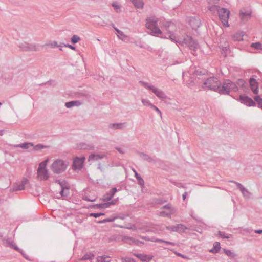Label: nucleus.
<instances>
[{"label":"nucleus","mask_w":262,"mask_h":262,"mask_svg":"<svg viewBox=\"0 0 262 262\" xmlns=\"http://www.w3.org/2000/svg\"><path fill=\"white\" fill-rule=\"evenodd\" d=\"M209 9L212 12L217 10L219 18L223 26L225 27H228L229 26L228 19L229 18L230 11L224 8L219 9L218 6L216 5H213L209 7Z\"/></svg>","instance_id":"1"},{"label":"nucleus","mask_w":262,"mask_h":262,"mask_svg":"<svg viewBox=\"0 0 262 262\" xmlns=\"http://www.w3.org/2000/svg\"><path fill=\"white\" fill-rule=\"evenodd\" d=\"M48 161L47 159L39 164L37 170V178L40 181H46L49 178L50 174L47 167Z\"/></svg>","instance_id":"2"},{"label":"nucleus","mask_w":262,"mask_h":262,"mask_svg":"<svg viewBox=\"0 0 262 262\" xmlns=\"http://www.w3.org/2000/svg\"><path fill=\"white\" fill-rule=\"evenodd\" d=\"M68 163L61 160L54 161L50 166L51 170L55 173H60L66 169Z\"/></svg>","instance_id":"3"},{"label":"nucleus","mask_w":262,"mask_h":262,"mask_svg":"<svg viewBox=\"0 0 262 262\" xmlns=\"http://www.w3.org/2000/svg\"><path fill=\"white\" fill-rule=\"evenodd\" d=\"M157 23L158 20L156 18L150 17L147 19L146 23V28L156 35L161 34L162 33V31L158 27Z\"/></svg>","instance_id":"4"},{"label":"nucleus","mask_w":262,"mask_h":262,"mask_svg":"<svg viewBox=\"0 0 262 262\" xmlns=\"http://www.w3.org/2000/svg\"><path fill=\"white\" fill-rule=\"evenodd\" d=\"M220 82L216 78H209L204 83V88L208 89L213 90L214 91L218 90L219 91Z\"/></svg>","instance_id":"5"},{"label":"nucleus","mask_w":262,"mask_h":262,"mask_svg":"<svg viewBox=\"0 0 262 262\" xmlns=\"http://www.w3.org/2000/svg\"><path fill=\"white\" fill-rule=\"evenodd\" d=\"M231 90L236 91L237 86L235 83L232 82L229 80H226L221 89L219 90V92L223 94H228Z\"/></svg>","instance_id":"6"},{"label":"nucleus","mask_w":262,"mask_h":262,"mask_svg":"<svg viewBox=\"0 0 262 262\" xmlns=\"http://www.w3.org/2000/svg\"><path fill=\"white\" fill-rule=\"evenodd\" d=\"M239 101L243 104L247 106H255V102L250 97L245 95H242L239 96Z\"/></svg>","instance_id":"7"},{"label":"nucleus","mask_w":262,"mask_h":262,"mask_svg":"<svg viewBox=\"0 0 262 262\" xmlns=\"http://www.w3.org/2000/svg\"><path fill=\"white\" fill-rule=\"evenodd\" d=\"M176 212V209L172 207L170 205H166L162 208L160 212V215L163 216H170L174 214Z\"/></svg>","instance_id":"8"},{"label":"nucleus","mask_w":262,"mask_h":262,"mask_svg":"<svg viewBox=\"0 0 262 262\" xmlns=\"http://www.w3.org/2000/svg\"><path fill=\"white\" fill-rule=\"evenodd\" d=\"M176 26L173 24L169 23L167 26H165L162 28L163 32H165V30L167 32V35L169 38L172 40H175L176 36L171 34V32L175 29Z\"/></svg>","instance_id":"9"},{"label":"nucleus","mask_w":262,"mask_h":262,"mask_svg":"<svg viewBox=\"0 0 262 262\" xmlns=\"http://www.w3.org/2000/svg\"><path fill=\"white\" fill-rule=\"evenodd\" d=\"M84 157H75L73 160V166L74 169H81L83 167Z\"/></svg>","instance_id":"10"},{"label":"nucleus","mask_w":262,"mask_h":262,"mask_svg":"<svg viewBox=\"0 0 262 262\" xmlns=\"http://www.w3.org/2000/svg\"><path fill=\"white\" fill-rule=\"evenodd\" d=\"M136 256L143 262H149L153 258L151 255L144 254H136Z\"/></svg>","instance_id":"11"},{"label":"nucleus","mask_w":262,"mask_h":262,"mask_svg":"<svg viewBox=\"0 0 262 262\" xmlns=\"http://www.w3.org/2000/svg\"><path fill=\"white\" fill-rule=\"evenodd\" d=\"M251 89L255 94L258 93V86L256 80L253 78H251L249 80Z\"/></svg>","instance_id":"12"},{"label":"nucleus","mask_w":262,"mask_h":262,"mask_svg":"<svg viewBox=\"0 0 262 262\" xmlns=\"http://www.w3.org/2000/svg\"><path fill=\"white\" fill-rule=\"evenodd\" d=\"M150 90L155 95L159 98L164 100L165 98V96L164 93L161 90L155 87H150Z\"/></svg>","instance_id":"13"},{"label":"nucleus","mask_w":262,"mask_h":262,"mask_svg":"<svg viewBox=\"0 0 262 262\" xmlns=\"http://www.w3.org/2000/svg\"><path fill=\"white\" fill-rule=\"evenodd\" d=\"M117 200H114L112 201L111 202L103 203V204H96L95 205V206L98 208L104 209L106 208H108L111 205H114L116 202Z\"/></svg>","instance_id":"14"},{"label":"nucleus","mask_w":262,"mask_h":262,"mask_svg":"<svg viewBox=\"0 0 262 262\" xmlns=\"http://www.w3.org/2000/svg\"><path fill=\"white\" fill-rule=\"evenodd\" d=\"M4 242L7 247H9L12 249H13L16 250V245H15L14 242L10 238H8L4 240Z\"/></svg>","instance_id":"15"},{"label":"nucleus","mask_w":262,"mask_h":262,"mask_svg":"<svg viewBox=\"0 0 262 262\" xmlns=\"http://www.w3.org/2000/svg\"><path fill=\"white\" fill-rule=\"evenodd\" d=\"M104 155H95L92 154L89 156L88 158L89 161H95L104 157Z\"/></svg>","instance_id":"16"},{"label":"nucleus","mask_w":262,"mask_h":262,"mask_svg":"<svg viewBox=\"0 0 262 262\" xmlns=\"http://www.w3.org/2000/svg\"><path fill=\"white\" fill-rule=\"evenodd\" d=\"M244 35L245 34L242 32H237L233 35L232 37L235 41H242L244 39Z\"/></svg>","instance_id":"17"},{"label":"nucleus","mask_w":262,"mask_h":262,"mask_svg":"<svg viewBox=\"0 0 262 262\" xmlns=\"http://www.w3.org/2000/svg\"><path fill=\"white\" fill-rule=\"evenodd\" d=\"M187 228L183 225L180 224L176 226H174L172 230L173 231L179 232H183L185 231Z\"/></svg>","instance_id":"18"},{"label":"nucleus","mask_w":262,"mask_h":262,"mask_svg":"<svg viewBox=\"0 0 262 262\" xmlns=\"http://www.w3.org/2000/svg\"><path fill=\"white\" fill-rule=\"evenodd\" d=\"M28 184V180L26 178H23L17 185V190H21L25 189V186Z\"/></svg>","instance_id":"19"},{"label":"nucleus","mask_w":262,"mask_h":262,"mask_svg":"<svg viewBox=\"0 0 262 262\" xmlns=\"http://www.w3.org/2000/svg\"><path fill=\"white\" fill-rule=\"evenodd\" d=\"M220 244L219 242H216L214 243L213 248L210 250L209 252L211 253H217L220 251Z\"/></svg>","instance_id":"20"},{"label":"nucleus","mask_w":262,"mask_h":262,"mask_svg":"<svg viewBox=\"0 0 262 262\" xmlns=\"http://www.w3.org/2000/svg\"><path fill=\"white\" fill-rule=\"evenodd\" d=\"M111 258L107 256H101L97 257V262H110Z\"/></svg>","instance_id":"21"},{"label":"nucleus","mask_w":262,"mask_h":262,"mask_svg":"<svg viewBox=\"0 0 262 262\" xmlns=\"http://www.w3.org/2000/svg\"><path fill=\"white\" fill-rule=\"evenodd\" d=\"M135 7L138 8L143 7V3L142 0H132Z\"/></svg>","instance_id":"22"},{"label":"nucleus","mask_w":262,"mask_h":262,"mask_svg":"<svg viewBox=\"0 0 262 262\" xmlns=\"http://www.w3.org/2000/svg\"><path fill=\"white\" fill-rule=\"evenodd\" d=\"M18 147L23 149H29L33 147V144L30 143H23L22 144L17 145V147Z\"/></svg>","instance_id":"23"},{"label":"nucleus","mask_w":262,"mask_h":262,"mask_svg":"<svg viewBox=\"0 0 262 262\" xmlns=\"http://www.w3.org/2000/svg\"><path fill=\"white\" fill-rule=\"evenodd\" d=\"M80 105V103L78 101H71L69 102H67L66 104V106L68 108L71 107L73 106L76 105L78 106Z\"/></svg>","instance_id":"24"},{"label":"nucleus","mask_w":262,"mask_h":262,"mask_svg":"<svg viewBox=\"0 0 262 262\" xmlns=\"http://www.w3.org/2000/svg\"><path fill=\"white\" fill-rule=\"evenodd\" d=\"M255 101L257 103L258 107L262 108V98L259 96H256L254 97Z\"/></svg>","instance_id":"25"},{"label":"nucleus","mask_w":262,"mask_h":262,"mask_svg":"<svg viewBox=\"0 0 262 262\" xmlns=\"http://www.w3.org/2000/svg\"><path fill=\"white\" fill-rule=\"evenodd\" d=\"M45 46H48L50 48H54L58 47V45L56 41L49 42L45 45Z\"/></svg>","instance_id":"26"},{"label":"nucleus","mask_w":262,"mask_h":262,"mask_svg":"<svg viewBox=\"0 0 262 262\" xmlns=\"http://www.w3.org/2000/svg\"><path fill=\"white\" fill-rule=\"evenodd\" d=\"M223 251L225 253V254L229 257L233 258L235 256V254H234V253L231 250L223 249Z\"/></svg>","instance_id":"27"},{"label":"nucleus","mask_w":262,"mask_h":262,"mask_svg":"<svg viewBox=\"0 0 262 262\" xmlns=\"http://www.w3.org/2000/svg\"><path fill=\"white\" fill-rule=\"evenodd\" d=\"M116 30L117 32V36H118V37L122 40H124L125 38H126V36L124 34H123L122 31L119 30L118 29H116Z\"/></svg>","instance_id":"28"},{"label":"nucleus","mask_w":262,"mask_h":262,"mask_svg":"<svg viewBox=\"0 0 262 262\" xmlns=\"http://www.w3.org/2000/svg\"><path fill=\"white\" fill-rule=\"evenodd\" d=\"M251 46L257 50H262V45L260 42L253 43Z\"/></svg>","instance_id":"29"},{"label":"nucleus","mask_w":262,"mask_h":262,"mask_svg":"<svg viewBox=\"0 0 262 262\" xmlns=\"http://www.w3.org/2000/svg\"><path fill=\"white\" fill-rule=\"evenodd\" d=\"M80 38L79 36L74 35L71 38V41L73 43H76L80 40Z\"/></svg>","instance_id":"30"},{"label":"nucleus","mask_w":262,"mask_h":262,"mask_svg":"<svg viewBox=\"0 0 262 262\" xmlns=\"http://www.w3.org/2000/svg\"><path fill=\"white\" fill-rule=\"evenodd\" d=\"M32 147L35 150H38L46 148V146L41 144H38L35 146L34 147L33 146V147Z\"/></svg>","instance_id":"31"},{"label":"nucleus","mask_w":262,"mask_h":262,"mask_svg":"<svg viewBox=\"0 0 262 262\" xmlns=\"http://www.w3.org/2000/svg\"><path fill=\"white\" fill-rule=\"evenodd\" d=\"M122 126V124H113L111 125V127L113 129L121 128Z\"/></svg>","instance_id":"32"},{"label":"nucleus","mask_w":262,"mask_h":262,"mask_svg":"<svg viewBox=\"0 0 262 262\" xmlns=\"http://www.w3.org/2000/svg\"><path fill=\"white\" fill-rule=\"evenodd\" d=\"M116 192V188H114L112 189L110 191V196L109 198H107L106 199L110 200L114 196V195Z\"/></svg>","instance_id":"33"},{"label":"nucleus","mask_w":262,"mask_h":262,"mask_svg":"<svg viewBox=\"0 0 262 262\" xmlns=\"http://www.w3.org/2000/svg\"><path fill=\"white\" fill-rule=\"evenodd\" d=\"M104 213H90V216H92V217H98L101 215H104Z\"/></svg>","instance_id":"34"},{"label":"nucleus","mask_w":262,"mask_h":262,"mask_svg":"<svg viewBox=\"0 0 262 262\" xmlns=\"http://www.w3.org/2000/svg\"><path fill=\"white\" fill-rule=\"evenodd\" d=\"M142 103L144 105H148V106H152L153 105H152L150 102L148 101V100H142Z\"/></svg>","instance_id":"35"},{"label":"nucleus","mask_w":262,"mask_h":262,"mask_svg":"<svg viewBox=\"0 0 262 262\" xmlns=\"http://www.w3.org/2000/svg\"><path fill=\"white\" fill-rule=\"evenodd\" d=\"M93 257H94V256L92 254L85 255L83 257L82 259H84V260L90 259Z\"/></svg>","instance_id":"36"},{"label":"nucleus","mask_w":262,"mask_h":262,"mask_svg":"<svg viewBox=\"0 0 262 262\" xmlns=\"http://www.w3.org/2000/svg\"><path fill=\"white\" fill-rule=\"evenodd\" d=\"M220 0H207V2L212 5H214L217 4Z\"/></svg>","instance_id":"37"},{"label":"nucleus","mask_w":262,"mask_h":262,"mask_svg":"<svg viewBox=\"0 0 262 262\" xmlns=\"http://www.w3.org/2000/svg\"><path fill=\"white\" fill-rule=\"evenodd\" d=\"M193 23H195L196 24V26H198L200 24V22L198 20H196L195 19H192L191 20L190 24L193 26L194 27L193 25Z\"/></svg>","instance_id":"38"},{"label":"nucleus","mask_w":262,"mask_h":262,"mask_svg":"<svg viewBox=\"0 0 262 262\" xmlns=\"http://www.w3.org/2000/svg\"><path fill=\"white\" fill-rule=\"evenodd\" d=\"M241 189V191H242L244 195H245L246 196H248V192L246 190H245L244 188H242Z\"/></svg>","instance_id":"39"},{"label":"nucleus","mask_w":262,"mask_h":262,"mask_svg":"<svg viewBox=\"0 0 262 262\" xmlns=\"http://www.w3.org/2000/svg\"><path fill=\"white\" fill-rule=\"evenodd\" d=\"M249 13H248V12L247 13H243L242 12H240V16H241V18L242 19H244V17L245 16H249Z\"/></svg>","instance_id":"40"},{"label":"nucleus","mask_w":262,"mask_h":262,"mask_svg":"<svg viewBox=\"0 0 262 262\" xmlns=\"http://www.w3.org/2000/svg\"><path fill=\"white\" fill-rule=\"evenodd\" d=\"M68 191V189H65V188H63L61 191V194L62 195H64V193L65 192V194H66L67 193V192Z\"/></svg>","instance_id":"41"},{"label":"nucleus","mask_w":262,"mask_h":262,"mask_svg":"<svg viewBox=\"0 0 262 262\" xmlns=\"http://www.w3.org/2000/svg\"><path fill=\"white\" fill-rule=\"evenodd\" d=\"M138 183L141 185H143L144 184V181L142 178H140V179H138Z\"/></svg>","instance_id":"42"},{"label":"nucleus","mask_w":262,"mask_h":262,"mask_svg":"<svg viewBox=\"0 0 262 262\" xmlns=\"http://www.w3.org/2000/svg\"><path fill=\"white\" fill-rule=\"evenodd\" d=\"M142 83L146 89H148L150 90V87H154L153 86L148 85L143 82H142Z\"/></svg>","instance_id":"43"},{"label":"nucleus","mask_w":262,"mask_h":262,"mask_svg":"<svg viewBox=\"0 0 262 262\" xmlns=\"http://www.w3.org/2000/svg\"><path fill=\"white\" fill-rule=\"evenodd\" d=\"M152 107H153V108H154V109H155V110L157 112H158L160 114H161V111L159 110V109L158 107H156V106H154V105H152Z\"/></svg>","instance_id":"44"},{"label":"nucleus","mask_w":262,"mask_h":262,"mask_svg":"<svg viewBox=\"0 0 262 262\" xmlns=\"http://www.w3.org/2000/svg\"><path fill=\"white\" fill-rule=\"evenodd\" d=\"M113 6L116 9V11L118 12V9H119L120 8L119 6L114 4H113Z\"/></svg>","instance_id":"45"},{"label":"nucleus","mask_w":262,"mask_h":262,"mask_svg":"<svg viewBox=\"0 0 262 262\" xmlns=\"http://www.w3.org/2000/svg\"><path fill=\"white\" fill-rule=\"evenodd\" d=\"M129 239L131 241L132 243H135V244H138V243H139V242L138 241H136V240L133 239L131 238Z\"/></svg>","instance_id":"46"},{"label":"nucleus","mask_w":262,"mask_h":262,"mask_svg":"<svg viewBox=\"0 0 262 262\" xmlns=\"http://www.w3.org/2000/svg\"><path fill=\"white\" fill-rule=\"evenodd\" d=\"M66 47H69V48L72 49V50H75V48L74 47L71 46V45H66Z\"/></svg>","instance_id":"47"},{"label":"nucleus","mask_w":262,"mask_h":262,"mask_svg":"<svg viewBox=\"0 0 262 262\" xmlns=\"http://www.w3.org/2000/svg\"><path fill=\"white\" fill-rule=\"evenodd\" d=\"M135 176L137 180L140 179V178H141L140 176L136 172H135Z\"/></svg>","instance_id":"48"},{"label":"nucleus","mask_w":262,"mask_h":262,"mask_svg":"<svg viewBox=\"0 0 262 262\" xmlns=\"http://www.w3.org/2000/svg\"><path fill=\"white\" fill-rule=\"evenodd\" d=\"M124 262H135V261L133 259H129L128 260H125Z\"/></svg>","instance_id":"49"},{"label":"nucleus","mask_w":262,"mask_h":262,"mask_svg":"<svg viewBox=\"0 0 262 262\" xmlns=\"http://www.w3.org/2000/svg\"><path fill=\"white\" fill-rule=\"evenodd\" d=\"M111 221H113V220L106 219V220H103V221H102V222H111Z\"/></svg>","instance_id":"50"},{"label":"nucleus","mask_w":262,"mask_h":262,"mask_svg":"<svg viewBox=\"0 0 262 262\" xmlns=\"http://www.w3.org/2000/svg\"><path fill=\"white\" fill-rule=\"evenodd\" d=\"M256 233H262V230H256L255 231Z\"/></svg>","instance_id":"51"},{"label":"nucleus","mask_w":262,"mask_h":262,"mask_svg":"<svg viewBox=\"0 0 262 262\" xmlns=\"http://www.w3.org/2000/svg\"><path fill=\"white\" fill-rule=\"evenodd\" d=\"M193 46L192 47V48H193L194 49V48H196V46H197V45L196 43H195V42L193 43Z\"/></svg>","instance_id":"52"},{"label":"nucleus","mask_w":262,"mask_h":262,"mask_svg":"<svg viewBox=\"0 0 262 262\" xmlns=\"http://www.w3.org/2000/svg\"><path fill=\"white\" fill-rule=\"evenodd\" d=\"M130 228L133 230H136V228H135V226H133L132 227H130Z\"/></svg>","instance_id":"53"},{"label":"nucleus","mask_w":262,"mask_h":262,"mask_svg":"<svg viewBox=\"0 0 262 262\" xmlns=\"http://www.w3.org/2000/svg\"><path fill=\"white\" fill-rule=\"evenodd\" d=\"M221 236L222 237H225V238H229V236H224L223 235H222V234H221Z\"/></svg>","instance_id":"54"},{"label":"nucleus","mask_w":262,"mask_h":262,"mask_svg":"<svg viewBox=\"0 0 262 262\" xmlns=\"http://www.w3.org/2000/svg\"><path fill=\"white\" fill-rule=\"evenodd\" d=\"M183 200L185 199V198H186V195L185 194H183Z\"/></svg>","instance_id":"55"},{"label":"nucleus","mask_w":262,"mask_h":262,"mask_svg":"<svg viewBox=\"0 0 262 262\" xmlns=\"http://www.w3.org/2000/svg\"><path fill=\"white\" fill-rule=\"evenodd\" d=\"M166 243H168V244H169L172 245H174V244H173V243H169V242H166Z\"/></svg>","instance_id":"56"},{"label":"nucleus","mask_w":262,"mask_h":262,"mask_svg":"<svg viewBox=\"0 0 262 262\" xmlns=\"http://www.w3.org/2000/svg\"><path fill=\"white\" fill-rule=\"evenodd\" d=\"M2 237H3L2 235L0 234V239H2Z\"/></svg>","instance_id":"57"},{"label":"nucleus","mask_w":262,"mask_h":262,"mask_svg":"<svg viewBox=\"0 0 262 262\" xmlns=\"http://www.w3.org/2000/svg\"><path fill=\"white\" fill-rule=\"evenodd\" d=\"M155 241H156V242H157V241L162 242V241H158V240H155Z\"/></svg>","instance_id":"58"},{"label":"nucleus","mask_w":262,"mask_h":262,"mask_svg":"<svg viewBox=\"0 0 262 262\" xmlns=\"http://www.w3.org/2000/svg\"><path fill=\"white\" fill-rule=\"evenodd\" d=\"M2 105V103H1V102H0V105Z\"/></svg>","instance_id":"59"}]
</instances>
